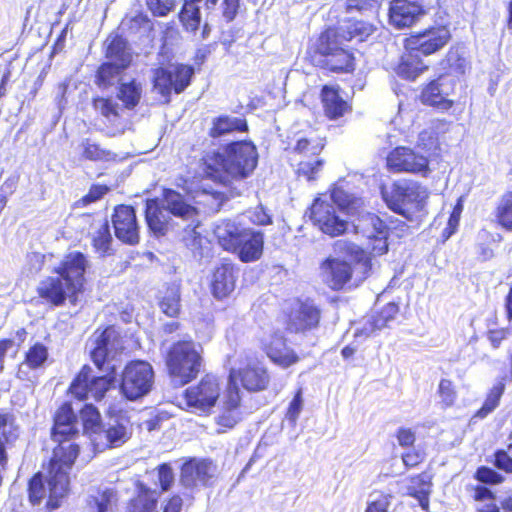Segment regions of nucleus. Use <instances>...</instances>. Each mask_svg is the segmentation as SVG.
I'll use <instances>...</instances> for the list:
<instances>
[{"instance_id": "f257e3e1", "label": "nucleus", "mask_w": 512, "mask_h": 512, "mask_svg": "<svg viewBox=\"0 0 512 512\" xmlns=\"http://www.w3.org/2000/svg\"><path fill=\"white\" fill-rule=\"evenodd\" d=\"M77 430L76 416L70 404H63L56 412L52 438L58 442L49 462L45 482L41 473L29 482V500L33 505L40 504L47 497V507L56 509L69 491V471L79 453L77 444L70 440Z\"/></svg>"}, {"instance_id": "f03ea898", "label": "nucleus", "mask_w": 512, "mask_h": 512, "mask_svg": "<svg viewBox=\"0 0 512 512\" xmlns=\"http://www.w3.org/2000/svg\"><path fill=\"white\" fill-rule=\"evenodd\" d=\"M258 163V152L251 141L233 142L222 153H209L203 159V171L215 182L231 186L248 178Z\"/></svg>"}, {"instance_id": "7ed1b4c3", "label": "nucleus", "mask_w": 512, "mask_h": 512, "mask_svg": "<svg viewBox=\"0 0 512 512\" xmlns=\"http://www.w3.org/2000/svg\"><path fill=\"white\" fill-rule=\"evenodd\" d=\"M86 268L87 260L82 253H69L54 269L57 275L40 281L37 287L39 296L55 306L62 305L66 299L76 304L78 294L83 291Z\"/></svg>"}, {"instance_id": "20e7f679", "label": "nucleus", "mask_w": 512, "mask_h": 512, "mask_svg": "<svg viewBox=\"0 0 512 512\" xmlns=\"http://www.w3.org/2000/svg\"><path fill=\"white\" fill-rule=\"evenodd\" d=\"M336 249L342 256H330L320 265L322 281L333 290L342 289L350 280L363 281L372 269L368 253L353 243L338 242Z\"/></svg>"}, {"instance_id": "39448f33", "label": "nucleus", "mask_w": 512, "mask_h": 512, "mask_svg": "<svg viewBox=\"0 0 512 512\" xmlns=\"http://www.w3.org/2000/svg\"><path fill=\"white\" fill-rule=\"evenodd\" d=\"M145 212L150 230L156 235H164L169 226V214L194 221L193 217L197 214V208L187 203L180 193L172 189H165L163 207H159L156 199H150L146 202Z\"/></svg>"}, {"instance_id": "423d86ee", "label": "nucleus", "mask_w": 512, "mask_h": 512, "mask_svg": "<svg viewBox=\"0 0 512 512\" xmlns=\"http://www.w3.org/2000/svg\"><path fill=\"white\" fill-rule=\"evenodd\" d=\"M202 347L192 340L174 343L166 355V367L173 383L183 386L195 379L202 364Z\"/></svg>"}, {"instance_id": "0eeeda50", "label": "nucleus", "mask_w": 512, "mask_h": 512, "mask_svg": "<svg viewBox=\"0 0 512 512\" xmlns=\"http://www.w3.org/2000/svg\"><path fill=\"white\" fill-rule=\"evenodd\" d=\"M428 195L424 186L413 181H398L389 193L383 192L388 207L410 221L417 219L423 212Z\"/></svg>"}, {"instance_id": "6e6552de", "label": "nucleus", "mask_w": 512, "mask_h": 512, "mask_svg": "<svg viewBox=\"0 0 512 512\" xmlns=\"http://www.w3.org/2000/svg\"><path fill=\"white\" fill-rule=\"evenodd\" d=\"M142 88L134 80L122 82L117 98L123 102L119 105L116 100L111 98L94 99V108L99 112L113 128V133H122L126 127L124 119L125 110L134 108L141 98Z\"/></svg>"}, {"instance_id": "1a4fd4ad", "label": "nucleus", "mask_w": 512, "mask_h": 512, "mask_svg": "<svg viewBox=\"0 0 512 512\" xmlns=\"http://www.w3.org/2000/svg\"><path fill=\"white\" fill-rule=\"evenodd\" d=\"M229 364L227 384L237 385V380H240L248 391H261L267 388L270 377L266 368L256 359L240 352L229 359Z\"/></svg>"}, {"instance_id": "9d476101", "label": "nucleus", "mask_w": 512, "mask_h": 512, "mask_svg": "<svg viewBox=\"0 0 512 512\" xmlns=\"http://www.w3.org/2000/svg\"><path fill=\"white\" fill-rule=\"evenodd\" d=\"M220 391L219 378L212 374L205 375L197 384L185 390V409L197 415H208L215 407Z\"/></svg>"}, {"instance_id": "9b49d317", "label": "nucleus", "mask_w": 512, "mask_h": 512, "mask_svg": "<svg viewBox=\"0 0 512 512\" xmlns=\"http://www.w3.org/2000/svg\"><path fill=\"white\" fill-rule=\"evenodd\" d=\"M318 52L322 57L320 61L322 66L332 72L350 73L355 69L353 54L332 30H326L321 34Z\"/></svg>"}, {"instance_id": "f8f14e48", "label": "nucleus", "mask_w": 512, "mask_h": 512, "mask_svg": "<svg viewBox=\"0 0 512 512\" xmlns=\"http://www.w3.org/2000/svg\"><path fill=\"white\" fill-rule=\"evenodd\" d=\"M217 473V466L210 460L191 459L185 462L180 471V485L184 489L186 501L191 504L196 491L211 486Z\"/></svg>"}, {"instance_id": "ddd939ff", "label": "nucleus", "mask_w": 512, "mask_h": 512, "mask_svg": "<svg viewBox=\"0 0 512 512\" xmlns=\"http://www.w3.org/2000/svg\"><path fill=\"white\" fill-rule=\"evenodd\" d=\"M154 383L152 366L145 361H133L126 365L120 385L122 394L131 401L146 396Z\"/></svg>"}, {"instance_id": "4468645a", "label": "nucleus", "mask_w": 512, "mask_h": 512, "mask_svg": "<svg viewBox=\"0 0 512 512\" xmlns=\"http://www.w3.org/2000/svg\"><path fill=\"white\" fill-rule=\"evenodd\" d=\"M95 347L91 352V356L95 365L101 370L116 369V357L123 350L122 339L114 327H108L99 332L96 331Z\"/></svg>"}, {"instance_id": "2eb2a0df", "label": "nucleus", "mask_w": 512, "mask_h": 512, "mask_svg": "<svg viewBox=\"0 0 512 512\" xmlns=\"http://www.w3.org/2000/svg\"><path fill=\"white\" fill-rule=\"evenodd\" d=\"M194 70L191 66L171 64L153 71L154 89L168 98L172 91L181 93L189 84Z\"/></svg>"}, {"instance_id": "dca6fc26", "label": "nucleus", "mask_w": 512, "mask_h": 512, "mask_svg": "<svg viewBox=\"0 0 512 512\" xmlns=\"http://www.w3.org/2000/svg\"><path fill=\"white\" fill-rule=\"evenodd\" d=\"M114 377L95 376L90 367L84 366L70 386L71 393L78 399L101 400L114 384Z\"/></svg>"}, {"instance_id": "f3484780", "label": "nucleus", "mask_w": 512, "mask_h": 512, "mask_svg": "<svg viewBox=\"0 0 512 512\" xmlns=\"http://www.w3.org/2000/svg\"><path fill=\"white\" fill-rule=\"evenodd\" d=\"M353 226L356 233L368 239L370 255L381 256L388 251V229L378 216L367 213L359 217Z\"/></svg>"}, {"instance_id": "a211bd4d", "label": "nucleus", "mask_w": 512, "mask_h": 512, "mask_svg": "<svg viewBox=\"0 0 512 512\" xmlns=\"http://www.w3.org/2000/svg\"><path fill=\"white\" fill-rule=\"evenodd\" d=\"M130 421L125 417H112L104 423L91 444L97 451L122 446L131 437Z\"/></svg>"}, {"instance_id": "6ab92c4d", "label": "nucleus", "mask_w": 512, "mask_h": 512, "mask_svg": "<svg viewBox=\"0 0 512 512\" xmlns=\"http://www.w3.org/2000/svg\"><path fill=\"white\" fill-rule=\"evenodd\" d=\"M450 39L451 33L448 27L436 25L406 38L405 48L418 50L422 55L428 56L441 50Z\"/></svg>"}, {"instance_id": "aec40b11", "label": "nucleus", "mask_w": 512, "mask_h": 512, "mask_svg": "<svg viewBox=\"0 0 512 512\" xmlns=\"http://www.w3.org/2000/svg\"><path fill=\"white\" fill-rule=\"evenodd\" d=\"M242 419L241 395L238 385L227 384L221 397L219 413L215 418L220 427L217 432L223 433L232 429Z\"/></svg>"}, {"instance_id": "412c9836", "label": "nucleus", "mask_w": 512, "mask_h": 512, "mask_svg": "<svg viewBox=\"0 0 512 512\" xmlns=\"http://www.w3.org/2000/svg\"><path fill=\"white\" fill-rule=\"evenodd\" d=\"M387 167L393 172H408L426 176L430 172L426 156L416 154L411 148L397 147L387 156Z\"/></svg>"}, {"instance_id": "4be33fe9", "label": "nucleus", "mask_w": 512, "mask_h": 512, "mask_svg": "<svg viewBox=\"0 0 512 512\" xmlns=\"http://www.w3.org/2000/svg\"><path fill=\"white\" fill-rule=\"evenodd\" d=\"M310 217L322 232L330 236L340 235L347 229V222L341 219L334 205L325 200L314 201Z\"/></svg>"}, {"instance_id": "5701e85b", "label": "nucleus", "mask_w": 512, "mask_h": 512, "mask_svg": "<svg viewBox=\"0 0 512 512\" xmlns=\"http://www.w3.org/2000/svg\"><path fill=\"white\" fill-rule=\"evenodd\" d=\"M112 222L115 235L119 240L131 245L138 243L139 228L135 211L131 206H117L112 217Z\"/></svg>"}, {"instance_id": "b1692460", "label": "nucleus", "mask_w": 512, "mask_h": 512, "mask_svg": "<svg viewBox=\"0 0 512 512\" xmlns=\"http://www.w3.org/2000/svg\"><path fill=\"white\" fill-rule=\"evenodd\" d=\"M158 494L156 491L141 488L138 496L132 500L128 512H156ZM186 503L179 495L172 496L164 506L163 512H181L183 504Z\"/></svg>"}, {"instance_id": "393cba45", "label": "nucleus", "mask_w": 512, "mask_h": 512, "mask_svg": "<svg viewBox=\"0 0 512 512\" xmlns=\"http://www.w3.org/2000/svg\"><path fill=\"white\" fill-rule=\"evenodd\" d=\"M424 13L422 7L408 0H392L389 5V23L397 29L412 26Z\"/></svg>"}, {"instance_id": "a878e982", "label": "nucleus", "mask_w": 512, "mask_h": 512, "mask_svg": "<svg viewBox=\"0 0 512 512\" xmlns=\"http://www.w3.org/2000/svg\"><path fill=\"white\" fill-rule=\"evenodd\" d=\"M236 246L231 252L237 254L242 262H255L262 256L264 235L261 231L249 228Z\"/></svg>"}, {"instance_id": "bb28decb", "label": "nucleus", "mask_w": 512, "mask_h": 512, "mask_svg": "<svg viewBox=\"0 0 512 512\" xmlns=\"http://www.w3.org/2000/svg\"><path fill=\"white\" fill-rule=\"evenodd\" d=\"M249 227H246L241 221L222 220L214 228V234L219 245L226 251L231 252L235 249L242 236Z\"/></svg>"}, {"instance_id": "cd10ccee", "label": "nucleus", "mask_w": 512, "mask_h": 512, "mask_svg": "<svg viewBox=\"0 0 512 512\" xmlns=\"http://www.w3.org/2000/svg\"><path fill=\"white\" fill-rule=\"evenodd\" d=\"M447 81L448 78L445 76H441L437 80L432 81L422 92V102L442 110L451 108L453 102L447 99L449 94Z\"/></svg>"}, {"instance_id": "c85d7f7f", "label": "nucleus", "mask_w": 512, "mask_h": 512, "mask_svg": "<svg viewBox=\"0 0 512 512\" xmlns=\"http://www.w3.org/2000/svg\"><path fill=\"white\" fill-rule=\"evenodd\" d=\"M319 311L309 303H298L292 311L288 328L295 332L314 328L319 322Z\"/></svg>"}, {"instance_id": "c756f323", "label": "nucleus", "mask_w": 512, "mask_h": 512, "mask_svg": "<svg viewBox=\"0 0 512 512\" xmlns=\"http://www.w3.org/2000/svg\"><path fill=\"white\" fill-rule=\"evenodd\" d=\"M265 351L275 364L283 368H287L298 361V356L286 346L283 336L278 333L272 335L270 341L265 344Z\"/></svg>"}, {"instance_id": "7c9ffc66", "label": "nucleus", "mask_w": 512, "mask_h": 512, "mask_svg": "<svg viewBox=\"0 0 512 512\" xmlns=\"http://www.w3.org/2000/svg\"><path fill=\"white\" fill-rule=\"evenodd\" d=\"M336 33V37L343 43L356 40L365 41L374 31L373 25L360 20H347L342 22L337 28H329Z\"/></svg>"}, {"instance_id": "2f4dec72", "label": "nucleus", "mask_w": 512, "mask_h": 512, "mask_svg": "<svg viewBox=\"0 0 512 512\" xmlns=\"http://www.w3.org/2000/svg\"><path fill=\"white\" fill-rule=\"evenodd\" d=\"M235 269L230 263H223L217 267L213 274L212 291L216 298L228 296L235 288Z\"/></svg>"}, {"instance_id": "473e14b6", "label": "nucleus", "mask_w": 512, "mask_h": 512, "mask_svg": "<svg viewBox=\"0 0 512 512\" xmlns=\"http://www.w3.org/2000/svg\"><path fill=\"white\" fill-rule=\"evenodd\" d=\"M48 359L45 345L36 343L26 352L24 361L19 365L17 376L22 380H31V371L41 368Z\"/></svg>"}, {"instance_id": "72a5a7b5", "label": "nucleus", "mask_w": 512, "mask_h": 512, "mask_svg": "<svg viewBox=\"0 0 512 512\" xmlns=\"http://www.w3.org/2000/svg\"><path fill=\"white\" fill-rule=\"evenodd\" d=\"M19 427L15 418L9 413H0V465L7 463L6 448L12 445L19 437Z\"/></svg>"}, {"instance_id": "f704fd0d", "label": "nucleus", "mask_w": 512, "mask_h": 512, "mask_svg": "<svg viewBox=\"0 0 512 512\" xmlns=\"http://www.w3.org/2000/svg\"><path fill=\"white\" fill-rule=\"evenodd\" d=\"M398 310L395 303H388L376 316L367 320L361 329L356 330L355 336L367 338L375 331L383 329L389 321L394 319Z\"/></svg>"}, {"instance_id": "c9c22d12", "label": "nucleus", "mask_w": 512, "mask_h": 512, "mask_svg": "<svg viewBox=\"0 0 512 512\" xmlns=\"http://www.w3.org/2000/svg\"><path fill=\"white\" fill-rule=\"evenodd\" d=\"M406 51L401 57V62L397 67V73L406 79L414 80L421 73L427 69V65L424 63L419 54L418 50H412L405 48Z\"/></svg>"}, {"instance_id": "e433bc0d", "label": "nucleus", "mask_w": 512, "mask_h": 512, "mask_svg": "<svg viewBox=\"0 0 512 512\" xmlns=\"http://www.w3.org/2000/svg\"><path fill=\"white\" fill-rule=\"evenodd\" d=\"M186 190L192 194L196 204L204 206L210 212H217L226 200L224 192L209 190L204 185L195 190L187 187Z\"/></svg>"}, {"instance_id": "4c0bfd02", "label": "nucleus", "mask_w": 512, "mask_h": 512, "mask_svg": "<svg viewBox=\"0 0 512 512\" xmlns=\"http://www.w3.org/2000/svg\"><path fill=\"white\" fill-rule=\"evenodd\" d=\"M321 96L325 114L330 119L342 117L347 112L348 104L339 96L336 89L324 86Z\"/></svg>"}, {"instance_id": "58836bf2", "label": "nucleus", "mask_w": 512, "mask_h": 512, "mask_svg": "<svg viewBox=\"0 0 512 512\" xmlns=\"http://www.w3.org/2000/svg\"><path fill=\"white\" fill-rule=\"evenodd\" d=\"M116 501V493L113 489L97 490L88 496L83 512H109Z\"/></svg>"}, {"instance_id": "ea45409f", "label": "nucleus", "mask_w": 512, "mask_h": 512, "mask_svg": "<svg viewBox=\"0 0 512 512\" xmlns=\"http://www.w3.org/2000/svg\"><path fill=\"white\" fill-rule=\"evenodd\" d=\"M127 67H122L121 63L107 62L101 65L97 73V83L100 87L107 88L116 83L125 82L123 71Z\"/></svg>"}, {"instance_id": "a19ab883", "label": "nucleus", "mask_w": 512, "mask_h": 512, "mask_svg": "<svg viewBox=\"0 0 512 512\" xmlns=\"http://www.w3.org/2000/svg\"><path fill=\"white\" fill-rule=\"evenodd\" d=\"M247 130L246 120L240 117L221 116L213 121L210 135L219 137L233 131Z\"/></svg>"}, {"instance_id": "79ce46f5", "label": "nucleus", "mask_w": 512, "mask_h": 512, "mask_svg": "<svg viewBox=\"0 0 512 512\" xmlns=\"http://www.w3.org/2000/svg\"><path fill=\"white\" fill-rule=\"evenodd\" d=\"M80 417L83 422V430L85 435L92 442L94 435L101 429V415L99 411L91 404H86L80 411Z\"/></svg>"}, {"instance_id": "37998d69", "label": "nucleus", "mask_w": 512, "mask_h": 512, "mask_svg": "<svg viewBox=\"0 0 512 512\" xmlns=\"http://www.w3.org/2000/svg\"><path fill=\"white\" fill-rule=\"evenodd\" d=\"M106 56L111 61L121 63L122 67H128L131 62V55L126 50L125 41L121 37H113L107 40Z\"/></svg>"}, {"instance_id": "c03bdc74", "label": "nucleus", "mask_w": 512, "mask_h": 512, "mask_svg": "<svg viewBox=\"0 0 512 512\" xmlns=\"http://www.w3.org/2000/svg\"><path fill=\"white\" fill-rule=\"evenodd\" d=\"M185 30L196 33L201 24L199 7L192 0L185 2L179 15Z\"/></svg>"}, {"instance_id": "a18cd8bd", "label": "nucleus", "mask_w": 512, "mask_h": 512, "mask_svg": "<svg viewBox=\"0 0 512 512\" xmlns=\"http://www.w3.org/2000/svg\"><path fill=\"white\" fill-rule=\"evenodd\" d=\"M198 213L192 219H185L186 221H190L191 223L187 225V227L183 230L182 233V241L185 246L190 249L193 253H200L202 249V245L204 242V237L200 232L197 231L199 226V220L197 219Z\"/></svg>"}, {"instance_id": "49530a36", "label": "nucleus", "mask_w": 512, "mask_h": 512, "mask_svg": "<svg viewBox=\"0 0 512 512\" xmlns=\"http://www.w3.org/2000/svg\"><path fill=\"white\" fill-rule=\"evenodd\" d=\"M160 308L169 317H175L180 312V289L177 285L167 288L160 301Z\"/></svg>"}, {"instance_id": "de8ad7c7", "label": "nucleus", "mask_w": 512, "mask_h": 512, "mask_svg": "<svg viewBox=\"0 0 512 512\" xmlns=\"http://www.w3.org/2000/svg\"><path fill=\"white\" fill-rule=\"evenodd\" d=\"M80 147L82 149L83 158L87 160L111 161L115 159V155L112 152L101 148L98 144L89 139L83 140Z\"/></svg>"}, {"instance_id": "09e8293b", "label": "nucleus", "mask_w": 512, "mask_h": 512, "mask_svg": "<svg viewBox=\"0 0 512 512\" xmlns=\"http://www.w3.org/2000/svg\"><path fill=\"white\" fill-rule=\"evenodd\" d=\"M93 246L100 254L109 252L112 236L107 221L99 223L92 237Z\"/></svg>"}, {"instance_id": "8fccbe9b", "label": "nucleus", "mask_w": 512, "mask_h": 512, "mask_svg": "<svg viewBox=\"0 0 512 512\" xmlns=\"http://www.w3.org/2000/svg\"><path fill=\"white\" fill-rule=\"evenodd\" d=\"M392 495L375 491L369 495L365 512H389Z\"/></svg>"}, {"instance_id": "3c124183", "label": "nucleus", "mask_w": 512, "mask_h": 512, "mask_svg": "<svg viewBox=\"0 0 512 512\" xmlns=\"http://www.w3.org/2000/svg\"><path fill=\"white\" fill-rule=\"evenodd\" d=\"M445 126L444 122L438 121L432 127L426 128L419 133L417 146L425 151H431L437 148L438 138L436 128Z\"/></svg>"}, {"instance_id": "603ef678", "label": "nucleus", "mask_w": 512, "mask_h": 512, "mask_svg": "<svg viewBox=\"0 0 512 512\" xmlns=\"http://www.w3.org/2000/svg\"><path fill=\"white\" fill-rule=\"evenodd\" d=\"M504 392V384L499 383L494 386L488 394L483 406L477 411L476 417L485 418L491 413L499 404L500 398Z\"/></svg>"}, {"instance_id": "864d4df0", "label": "nucleus", "mask_w": 512, "mask_h": 512, "mask_svg": "<svg viewBox=\"0 0 512 512\" xmlns=\"http://www.w3.org/2000/svg\"><path fill=\"white\" fill-rule=\"evenodd\" d=\"M499 223L512 230V193L505 195L497 209Z\"/></svg>"}, {"instance_id": "5fc2aeb1", "label": "nucleus", "mask_w": 512, "mask_h": 512, "mask_svg": "<svg viewBox=\"0 0 512 512\" xmlns=\"http://www.w3.org/2000/svg\"><path fill=\"white\" fill-rule=\"evenodd\" d=\"M324 145L319 139L300 138L297 140L295 151L306 156H317Z\"/></svg>"}, {"instance_id": "6e6d98bb", "label": "nucleus", "mask_w": 512, "mask_h": 512, "mask_svg": "<svg viewBox=\"0 0 512 512\" xmlns=\"http://www.w3.org/2000/svg\"><path fill=\"white\" fill-rule=\"evenodd\" d=\"M437 393L444 407H450L454 404L457 394L450 380L442 379L438 385Z\"/></svg>"}, {"instance_id": "4d7b16f0", "label": "nucleus", "mask_w": 512, "mask_h": 512, "mask_svg": "<svg viewBox=\"0 0 512 512\" xmlns=\"http://www.w3.org/2000/svg\"><path fill=\"white\" fill-rule=\"evenodd\" d=\"M418 480L422 482V487L420 489H417L415 486H413L411 488L410 495L415 496L418 499L419 504L423 510H428V507H429L428 494L430 492V486H431L430 478L421 477Z\"/></svg>"}, {"instance_id": "13d9d810", "label": "nucleus", "mask_w": 512, "mask_h": 512, "mask_svg": "<svg viewBox=\"0 0 512 512\" xmlns=\"http://www.w3.org/2000/svg\"><path fill=\"white\" fill-rule=\"evenodd\" d=\"M322 160L319 158L301 161L298 167V174L305 176L308 180L314 179L322 167Z\"/></svg>"}, {"instance_id": "bf43d9fd", "label": "nucleus", "mask_w": 512, "mask_h": 512, "mask_svg": "<svg viewBox=\"0 0 512 512\" xmlns=\"http://www.w3.org/2000/svg\"><path fill=\"white\" fill-rule=\"evenodd\" d=\"M149 10L156 16H165L175 7V0H147Z\"/></svg>"}, {"instance_id": "052dcab7", "label": "nucleus", "mask_w": 512, "mask_h": 512, "mask_svg": "<svg viewBox=\"0 0 512 512\" xmlns=\"http://www.w3.org/2000/svg\"><path fill=\"white\" fill-rule=\"evenodd\" d=\"M157 478L162 491H168L174 483V473L170 465L166 463L160 465L158 467Z\"/></svg>"}, {"instance_id": "680f3d73", "label": "nucleus", "mask_w": 512, "mask_h": 512, "mask_svg": "<svg viewBox=\"0 0 512 512\" xmlns=\"http://www.w3.org/2000/svg\"><path fill=\"white\" fill-rule=\"evenodd\" d=\"M495 464L499 469L512 473V443L506 450L495 453Z\"/></svg>"}, {"instance_id": "e2e57ef3", "label": "nucleus", "mask_w": 512, "mask_h": 512, "mask_svg": "<svg viewBox=\"0 0 512 512\" xmlns=\"http://www.w3.org/2000/svg\"><path fill=\"white\" fill-rule=\"evenodd\" d=\"M246 216L255 225H268L272 223L271 216L261 205L248 210Z\"/></svg>"}, {"instance_id": "0e129e2a", "label": "nucleus", "mask_w": 512, "mask_h": 512, "mask_svg": "<svg viewBox=\"0 0 512 512\" xmlns=\"http://www.w3.org/2000/svg\"><path fill=\"white\" fill-rule=\"evenodd\" d=\"M303 408V399L302 392L299 390L294 396L293 400L290 402L286 418L290 421V423L294 426L298 420V417Z\"/></svg>"}, {"instance_id": "69168bd1", "label": "nucleus", "mask_w": 512, "mask_h": 512, "mask_svg": "<svg viewBox=\"0 0 512 512\" xmlns=\"http://www.w3.org/2000/svg\"><path fill=\"white\" fill-rule=\"evenodd\" d=\"M476 478L483 483L497 484L502 482V476L488 467H481L476 472Z\"/></svg>"}, {"instance_id": "338daca9", "label": "nucleus", "mask_w": 512, "mask_h": 512, "mask_svg": "<svg viewBox=\"0 0 512 512\" xmlns=\"http://www.w3.org/2000/svg\"><path fill=\"white\" fill-rule=\"evenodd\" d=\"M509 329L500 328L492 329L488 332V339L493 348L497 349L501 345L502 341L507 338Z\"/></svg>"}, {"instance_id": "774afa93", "label": "nucleus", "mask_w": 512, "mask_h": 512, "mask_svg": "<svg viewBox=\"0 0 512 512\" xmlns=\"http://www.w3.org/2000/svg\"><path fill=\"white\" fill-rule=\"evenodd\" d=\"M448 62L450 64L451 70L454 71L456 74H464L466 70V60L462 57H460L456 53H449L448 55Z\"/></svg>"}]
</instances>
